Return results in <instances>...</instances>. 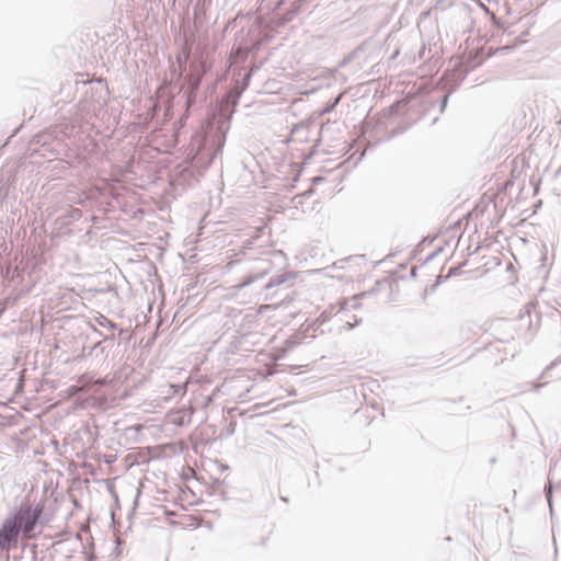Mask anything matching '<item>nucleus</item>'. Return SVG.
<instances>
[{
  "mask_svg": "<svg viewBox=\"0 0 561 561\" xmlns=\"http://www.w3.org/2000/svg\"><path fill=\"white\" fill-rule=\"evenodd\" d=\"M231 114L213 117L196 130L186 151V159L196 169H207L222 153L230 129Z\"/></svg>",
  "mask_w": 561,
  "mask_h": 561,
  "instance_id": "1",
  "label": "nucleus"
},
{
  "mask_svg": "<svg viewBox=\"0 0 561 561\" xmlns=\"http://www.w3.org/2000/svg\"><path fill=\"white\" fill-rule=\"evenodd\" d=\"M44 513L43 503L24 497L13 506L0 525V553L15 549L20 538L31 537L37 529Z\"/></svg>",
  "mask_w": 561,
  "mask_h": 561,
  "instance_id": "2",
  "label": "nucleus"
},
{
  "mask_svg": "<svg viewBox=\"0 0 561 561\" xmlns=\"http://www.w3.org/2000/svg\"><path fill=\"white\" fill-rule=\"evenodd\" d=\"M190 55L191 47L185 44L182 51L176 56L178 69L175 66L171 67L172 75L176 73L178 79L183 80L180 92H182L186 113L195 106L202 79L209 69L207 62L204 60L193 61L191 64L190 72L184 77Z\"/></svg>",
  "mask_w": 561,
  "mask_h": 561,
  "instance_id": "3",
  "label": "nucleus"
},
{
  "mask_svg": "<svg viewBox=\"0 0 561 561\" xmlns=\"http://www.w3.org/2000/svg\"><path fill=\"white\" fill-rule=\"evenodd\" d=\"M251 76V72L247 73L241 82L237 81L234 87H232L226 92L221 100V106L225 108V111H234L236 106L239 103L241 94L249 87Z\"/></svg>",
  "mask_w": 561,
  "mask_h": 561,
  "instance_id": "4",
  "label": "nucleus"
},
{
  "mask_svg": "<svg viewBox=\"0 0 561 561\" xmlns=\"http://www.w3.org/2000/svg\"><path fill=\"white\" fill-rule=\"evenodd\" d=\"M108 356L107 345L101 341L96 342L87 354V357H95L98 360L104 362Z\"/></svg>",
  "mask_w": 561,
  "mask_h": 561,
  "instance_id": "5",
  "label": "nucleus"
},
{
  "mask_svg": "<svg viewBox=\"0 0 561 561\" xmlns=\"http://www.w3.org/2000/svg\"><path fill=\"white\" fill-rule=\"evenodd\" d=\"M186 392V385L185 383H169L167 386V390L163 391L164 399H170L172 397H183Z\"/></svg>",
  "mask_w": 561,
  "mask_h": 561,
  "instance_id": "6",
  "label": "nucleus"
},
{
  "mask_svg": "<svg viewBox=\"0 0 561 561\" xmlns=\"http://www.w3.org/2000/svg\"><path fill=\"white\" fill-rule=\"evenodd\" d=\"M290 277H291V274H289V273H283L279 275L272 276L268 279L267 284L264 286V289L270 290L276 286L283 285L286 282H288L290 279Z\"/></svg>",
  "mask_w": 561,
  "mask_h": 561,
  "instance_id": "7",
  "label": "nucleus"
},
{
  "mask_svg": "<svg viewBox=\"0 0 561 561\" xmlns=\"http://www.w3.org/2000/svg\"><path fill=\"white\" fill-rule=\"evenodd\" d=\"M94 321L99 327L105 328L110 331H115L117 329V324L103 314L95 317Z\"/></svg>",
  "mask_w": 561,
  "mask_h": 561,
  "instance_id": "8",
  "label": "nucleus"
},
{
  "mask_svg": "<svg viewBox=\"0 0 561 561\" xmlns=\"http://www.w3.org/2000/svg\"><path fill=\"white\" fill-rule=\"evenodd\" d=\"M265 274V272L261 273V274H257V275H249L247 276L240 284H238L236 286L237 289H242L249 285H251L252 283H254L255 280H257L259 278L263 277Z\"/></svg>",
  "mask_w": 561,
  "mask_h": 561,
  "instance_id": "9",
  "label": "nucleus"
},
{
  "mask_svg": "<svg viewBox=\"0 0 561 561\" xmlns=\"http://www.w3.org/2000/svg\"><path fill=\"white\" fill-rule=\"evenodd\" d=\"M264 228L263 227H259V228H255L254 230V234L251 236L249 239L244 240L242 242V247L243 249H250L251 245L254 243V241L260 237V234L263 232Z\"/></svg>",
  "mask_w": 561,
  "mask_h": 561,
  "instance_id": "10",
  "label": "nucleus"
},
{
  "mask_svg": "<svg viewBox=\"0 0 561 561\" xmlns=\"http://www.w3.org/2000/svg\"><path fill=\"white\" fill-rule=\"evenodd\" d=\"M343 98V93H340L333 101L327 103L322 110V114L331 113L335 110L341 99Z\"/></svg>",
  "mask_w": 561,
  "mask_h": 561,
  "instance_id": "11",
  "label": "nucleus"
},
{
  "mask_svg": "<svg viewBox=\"0 0 561 561\" xmlns=\"http://www.w3.org/2000/svg\"><path fill=\"white\" fill-rule=\"evenodd\" d=\"M545 494H546L547 502L549 504L550 514L552 515L553 507H552V485H551V483H549V485L545 486Z\"/></svg>",
  "mask_w": 561,
  "mask_h": 561,
  "instance_id": "12",
  "label": "nucleus"
},
{
  "mask_svg": "<svg viewBox=\"0 0 561 561\" xmlns=\"http://www.w3.org/2000/svg\"><path fill=\"white\" fill-rule=\"evenodd\" d=\"M450 93H451V91H448L447 93H445L442 96V100H440V112L445 111V108L447 106V103H448V99H449Z\"/></svg>",
  "mask_w": 561,
  "mask_h": 561,
  "instance_id": "13",
  "label": "nucleus"
},
{
  "mask_svg": "<svg viewBox=\"0 0 561 561\" xmlns=\"http://www.w3.org/2000/svg\"><path fill=\"white\" fill-rule=\"evenodd\" d=\"M115 341V335L114 334H111V335H105L103 336V339L101 340V342L105 345L108 346H113V343Z\"/></svg>",
  "mask_w": 561,
  "mask_h": 561,
  "instance_id": "14",
  "label": "nucleus"
},
{
  "mask_svg": "<svg viewBox=\"0 0 561 561\" xmlns=\"http://www.w3.org/2000/svg\"><path fill=\"white\" fill-rule=\"evenodd\" d=\"M190 420V416L186 419L184 415L183 416H180V417H176L173 420V423L179 425V426H183L184 424H186Z\"/></svg>",
  "mask_w": 561,
  "mask_h": 561,
  "instance_id": "15",
  "label": "nucleus"
},
{
  "mask_svg": "<svg viewBox=\"0 0 561 561\" xmlns=\"http://www.w3.org/2000/svg\"><path fill=\"white\" fill-rule=\"evenodd\" d=\"M405 129L404 128H397L391 130L390 135L388 136V139H391L400 134H402Z\"/></svg>",
  "mask_w": 561,
  "mask_h": 561,
  "instance_id": "16",
  "label": "nucleus"
},
{
  "mask_svg": "<svg viewBox=\"0 0 561 561\" xmlns=\"http://www.w3.org/2000/svg\"><path fill=\"white\" fill-rule=\"evenodd\" d=\"M460 268H461V265L450 268L449 275H456L460 271Z\"/></svg>",
  "mask_w": 561,
  "mask_h": 561,
  "instance_id": "17",
  "label": "nucleus"
},
{
  "mask_svg": "<svg viewBox=\"0 0 561 561\" xmlns=\"http://www.w3.org/2000/svg\"><path fill=\"white\" fill-rule=\"evenodd\" d=\"M7 196V192L2 193V188H0V198H4Z\"/></svg>",
  "mask_w": 561,
  "mask_h": 561,
  "instance_id": "18",
  "label": "nucleus"
},
{
  "mask_svg": "<svg viewBox=\"0 0 561 561\" xmlns=\"http://www.w3.org/2000/svg\"><path fill=\"white\" fill-rule=\"evenodd\" d=\"M126 331L124 329L118 330V335H123Z\"/></svg>",
  "mask_w": 561,
  "mask_h": 561,
  "instance_id": "19",
  "label": "nucleus"
},
{
  "mask_svg": "<svg viewBox=\"0 0 561 561\" xmlns=\"http://www.w3.org/2000/svg\"><path fill=\"white\" fill-rule=\"evenodd\" d=\"M346 325H347L348 329H353L354 328V324H352L351 322H347Z\"/></svg>",
  "mask_w": 561,
  "mask_h": 561,
  "instance_id": "20",
  "label": "nucleus"
},
{
  "mask_svg": "<svg viewBox=\"0 0 561 561\" xmlns=\"http://www.w3.org/2000/svg\"><path fill=\"white\" fill-rule=\"evenodd\" d=\"M479 249H480L479 247H476V249H474L471 253H469V254H470V255H471V254H474Z\"/></svg>",
  "mask_w": 561,
  "mask_h": 561,
  "instance_id": "21",
  "label": "nucleus"
},
{
  "mask_svg": "<svg viewBox=\"0 0 561 561\" xmlns=\"http://www.w3.org/2000/svg\"><path fill=\"white\" fill-rule=\"evenodd\" d=\"M95 333H98L100 336H102V332L99 331L98 329H93Z\"/></svg>",
  "mask_w": 561,
  "mask_h": 561,
  "instance_id": "22",
  "label": "nucleus"
},
{
  "mask_svg": "<svg viewBox=\"0 0 561 561\" xmlns=\"http://www.w3.org/2000/svg\"><path fill=\"white\" fill-rule=\"evenodd\" d=\"M368 294H369L368 291H364V293L360 294V296L364 297V296H366Z\"/></svg>",
  "mask_w": 561,
  "mask_h": 561,
  "instance_id": "23",
  "label": "nucleus"
},
{
  "mask_svg": "<svg viewBox=\"0 0 561 561\" xmlns=\"http://www.w3.org/2000/svg\"><path fill=\"white\" fill-rule=\"evenodd\" d=\"M184 118H187V115H184L183 117H181V122H183Z\"/></svg>",
  "mask_w": 561,
  "mask_h": 561,
  "instance_id": "24",
  "label": "nucleus"
},
{
  "mask_svg": "<svg viewBox=\"0 0 561 561\" xmlns=\"http://www.w3.org/2000/svg\"><path fill=\"white\" fill-rule=\"evenodd\" d=\"M184 118H187V115H184L183 117H181V122H183Z\"/></svg>",
  "mask_w": 561,
  "mask_h": 561,
  "instance_id": "25",
  "label": "nucleus"
},
{
  "mask_svg": "<svg viewBox=\"0 0 561 561\" xmlns=\"http://www.w3.org/2000/svg\"><path fill=\"white\" fill-rule=\"evenodd\" d=\"M156 107H157V104H152L151 108L156 110Z\"/></svg>",
  "mask_w": 561,
  "mask_h": 561,
  "instance_id": "26",
  "label": "nucleus"
},
{
  "mask_svg": "<svg viewBox=\"0 0 561 561\" xmlns=\"http://www.w3.org/2000/svg\"><path fill=\"white\" fill-rule=\"evenodd\" d=\"M33 561H36V554H34V557H33Z\"/></svg>",
  "mask_w": 561,
  "mask_h": 561,
  "instance_id": "27",
  "label": "nucleus"
}]
</instances>
